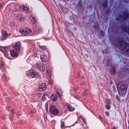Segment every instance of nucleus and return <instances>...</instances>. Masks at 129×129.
<instances>
[{
	"label": "nucleus",
	"mask_w": 129,
	"mask_h": 129,
	"mask_svg": "<svg viewBox=\"0 0 129 129\" xmlns=\"http://www.w3.org/2000/svg\"><path fill=\"white\" fill-rule=\"evenodd\" d=\"M76 98H77V99H78V98H79L78 97H75Z\"/></svg>",
	"instance_id": "603ef678"
},
{
	"label": "nucleus",
	"mask_w": 129,
	"mask_h": 129,
	"mask_svg": "<svg viewBox=\"0 0 129 129\" xmlns=\"http://www.w3.org/2000/svg\"><path fill=\"white\" fill-rule=\"evenodd\" d=\"M3 65H2L1 66H0V67H2L3 66Z\"/></svg>",
	"instance_id": "864d4df0"
},
{
	"label": "nucleus",
	"mask_w": 129,
	"mask_h": 129,
	"mask_svg": "<svg viewBox=\"0 0 129 129\" xmlns=\"http://www.w3.org/2000/svg\"><path fill=\"white\" fill-rule=\"evenodd\" d=\"M85 84H86V83L85 82H83L82 83H81V85H85Z\"/></svg>",
	"instance_id": "a19ab883"
},
{
	"label": "nucleus",
	"mask_w": 129,
	"mask_h": 129,
	"mask_svg": "<svg viewBox=\"0 0 129 129\" xmlns=\"http://www.w3.org/2000/svg\"><path fill=\"white\" fill-rule=\"evenodd\" d=\"M11 108L10 107V106H8L7 107V109L8 110L9 109Z\"/></svg>",
	"instance_id": "79ce46f5"
},
{
	"label": "nucleus",
	"mask_w": 129,
	"mask_h": 129,
	"mask_svg": "<svg viewBox=\"0 0 129 129\" xmlns=\"http://www.w3.org/2000/svg\"><path fill=\"white\" fill-rule=\"evenodd\" d=\"M111 62L110 61H108L107 62V64L108 66H111Z\"/></svg>",
	"instance_id": "7c9ffc66"
},
{
	"label": "nucleus",
	"mask_w": 129,
	"mask_h": 129,
	"mask_svg": "<svg viewBox=\"0 0 129 129\" xmlns=\"http://www.w3.org/2000/svg\"><path fill=\"white\" fill-rule=\"evenodd\" d=\"M86 91L87 90L86 89H85V91L84 92L83 94V95L84 96H85L87 94V93L86 92Z\"/></svg>",
	"instance_id": "f704fd0d"
},
{
	"label": "nucleus",
	"mask_w": 129,
	"mask_h": 129,
	"mask_svg": "<svg viewBox=\"0 0 129 129\" xmlns=\"http://www.w3.org/2000/svg\"><path fill=\"white\" fill-rule=\"evenodd\" d=\"M10 52L11 56L13 57H17L18 55L17 52H15L13 50H11Z\"/></svg>",
	"instance_id": "9b49d317"
},
{
	"label": "nucleus",
	"mask_w": 129,
	"mask_h": 129,
	"mask_svg": "<svg viewBox=\"0 0 129 129\" xmlns=\"http://www.w3.org/2000/svg\"><path fill=\"white\" fill-rule=\"evenodd\" d=\"M59 97H60L62 95V90L60 89H57L56 91Z\"/></svg>",
	"instance_id": "4468645a"
},
{
	"label": "nucleus",
	"mask_w": 129,
	"mask_h": 129,
	"mask_svg": "<svg viewBox=\"0 0 129 129\" xmlns=\"http://www.w3.org/2000/svg\"><path fill=\"white\" fill-rule=\"evenodd\" d=\"M113 129H116V128H115L114 127H113Z\"/></svg>",
	"instance_id": "3c124183"
},
{
	"label": "nucleus",
	"mask_w": 129,
	"mask_h": 129,
	"mask_svg": "<svg viewBox=\"0 0 129 129\" xmlns=\"http://www.w3.org/2000/svg\"><path fill=\"white\" fill-rule=\"evenodd\" d=\"M79 121H83L84 122V120L83 119H82L81 118H79Z\"/></svg>",
	"instance_id": "4c0bfd02"
},
{
	"label": "nucleus",
	"mask_w": 129,
	"mask_h": 129,
	"mask_svg": "<svg viewBox=\"0 0 129 129\" xmlns=\"http://www.w3.org/2000/svg\"><path fill=\"white\" fill-rule=\"evenodd\" d=\"M27 75L30 78H35L37 77L38 74L35 71H28L27 72Z\"/></svg>",
	"instance_id": "39448f33"
},
{
	"label": "nucleus",
	"mask_w": 129,
	"mask_h": 129,
	"mask_svg": "<svg viewBox=\"0 0 129 129\" xmlns=\"http://www.w3.org/2000/svg\"><path fill=\"white\" fill-rule=\"evenodd\" d=\"M22 10L23 11H25V12L26 13H28L30 12V11L29 9H22Z\"/></svg>",
	"instance_id": "412c9836"
},
{
	"label": "nucleus",
	"mask_w": 129,
	"mask_h": 129,
	"mask_svg": "<svg viewBox=\"0 0 129 129\" xmlns=\"http://www.w3.org/2000/svg\"><path fill=\"white\" fill-rule=\"evenodd\" d=\"M42 100L44 101H45L46 100V99L45 97V94H44L43 95L42 97Z\"/></svg>",
	"instance_id": "c756f323"
},
{
	"label": "nucleus",
	"mask_w": 129,
	"mask_h": 129,
	"mask_svg": "<svg viewBox=\"0 0 129 129\" xmlns=\"http://www.w3.org/2000/svg\"><path fill=\"white\" fill-rule=\"evenodd\" d=\"M2 36L0 37V40H3L6 39V37L8 36V34L6 31L4 30H3L2 31Z\"/></svg>",
	"instance_id": "0eeeda50"
},
{
	"label": "nucleus",
	"mask_w": 129,
	"mask_h": 129,
	"mask_svg": "<svg viewBox=\"0 0 129 129\" xmlns=\"http://www.w3.org/2000/svg\"><path fill=\"white\" fill-rule=\"evenodd\" d=\"M105 114L107 116H108L109 115V113L108 112H106Z\"/></svg>",
	"instance_id": "a18cd8bd"
},
{
	"label": "nucleus",
	"mask_w": 129,
	"mask_h": 129,
	"mask_svg": "<svg viewBox=\"0 0 129 129\" xmlns=\"http://www.w3.org/2000/svg\"><path fill=\"white\" fill-rule=\"evenodd\" d=\"M94 27L95 30H96L97 29H98V24L97 23H95L94 24Z\"/></svg>",
	"instance_id": "4be33fe9"
},
{
	"label": "nucleus",
	"mask_w": 129,
	"mask_h": 129,
	"mask_svg": "<svg viewBox=\"0 0 129 129\" xmlns=\"http://www.w3.org/2000/svg\"><path fill=\"white\" fill-rule=\"evenodd\" d=\"M40 48L44 50L46 49V47L45 46H39Z\"/></svg>",
	"instance_id": "a878e982"
},
{
	"label": "nucleus",
	"mask_w": 129,
	"mask_h": 129,
	"mask_svg": "<svg viewBox=\"0 0 129 129\" xmlns=\"http://www.w3.org/2000/svg\"><path fill=\"white\" fill-rule=\"evenodd\" d=\"M106 108L108 109H109L110 108V107L109 105H105Z\"/></svg>",
	"instance_id": "72a5a7b5"
},
{
	"label": "nucleus",
	"mask_w": 129,
	"mask_h": 129,
	"mask_svg": "<svg viewBox=\"0 0 129 129\" xmlns=\"http://www.w3.org/2000/svg\"><path fill=\"white\" fill-rule=\"evenodd\" d=\"M53 83V81L52 80H51V79L49 80V83L50 84V85H52V84Z\"/></svg>",
	"instance_id": "2f4dec72"
},
{
	"label": "nucleus",
	"mask_w": 129,
	"mask_h": 129,
	"mask_svg": "<svg viewBox=\"0 0 129 129\" xmlns=\"http://www.w3.org/2000/svg\"><path fill=\"white\" fill-rule=\"evenodd\" d=\"M49 111L51 114L54 115H57L59 112L58 110L54 106H51L50 108Z\"/></svg>",
	"instance_id": "7ed1b4c3"
},
{
	"label": "nucleus",
	"mask_w": 129,
	"mask_h": 129,
	"mask_svg": "<svg viewBox=\"0 0 129 129\" xmlns=\"http://www.w3.org/2000/svg\"><path fill=\"white\" fill-rule=\"evenodd\" d=\"M15 23L14 22H12L10 24V26L11 27L12 29H13L15 27Z\"/></svg>",
	"instance_id": "aec40b11"
},
{
	"label": "nucleus",
	"mask_w": 129,
	"mask_h": 129,
	"mask_svg": "<svg viewBox=\"0 0 129 129\" xmlns=\"http://www.w3.org/2000/svg\"><path fill=\"white\" fill-rule=\"evenodd\" d=\"M126 31L128 33V34L129 35V31H127V30H126Z\"/></svg>",
	"instance_id": "09e8293b"
},
{
	"label": "nucleus",
	"mask_w": 129,
	"mask_h": 129,
	"mask_svg": "<svg viewBox=\"0 0 129 129\" xmlns=\"http://www.w3.org/2000/svg\"><path fill=\"white\" fill-rule=\"evenodd\" d=\"M38 33L39 34H41L43 32V30L41 28H39L38 29Z\"/></svg>",
	"instance_id": "5701e85b"
},
{
	"label": "nucleus",
	"mask_w": 129,
	"mask_h": 129,
	"mask_svg": "<svg viewBox=\"0 0 129 129\" xmlns=\"http://www.w3.org/2000/svg\"><path fill=\"white\" fill-rule=\"evenodd\" d=\"M3 79L4 81H6V77L5 75H4L3 77Z\"/></svg>",
	"instance_id": "c9c22d12"
},
{
	"label": "nucleus",
	"mask_w": 129,
	"mask_h": 129,
	"mask_svg": "<svg viewBox=\"0 0 129 129\" xmlns=\"http://www.w3.org/2000/svg\"><path fill=\"white\" fill-rule=\"evenodd\" d=\"M29 18L32 23L34 24L35 23L37 20V19L34 16L31 15L30 16Z\"/></svg>",
	"instance_id": "ddd939ff"
},
{
	"label": "nucleus",
	"mask_w": 129,
	"mask_h": 129,
	"mask_svg": "<svg viewBox=\"0 0 129 129\" xmlns=\"http://www.w3.org/2000/svg\"><path fill=\"white\" fill-rule=\"evenodd\" d=\"M115 43L119 49L123 52L129 51V44L126 43L122 38L118 37L116 38Z\"/></svg>",
	"instance_id": "f257e3e1"
},
{
	"label": "nucleus",
	"mask_w": 129,
	"mask_h": 129,
	"mask_svg": "<svg viewBox=\"0 0 129 129\" xmlns=\"http://www.w3.org/2000/svg\"><path fill=\"white\" fill-rule=\"evenodd\" d=\"M21 114V113H19V114L18 113L17 114V115H20Z\"/></svg>",
	"instance_id": "8fccbe9b"
},
{
	"label": "nucleus",
	"mask_w": 129,
	"mask_h": 129,
	"mask_svg": "<svg viewBox=\"0 0 129 129\" xmlns=\"http://www.w3.org/2000/svg\"><path fill=\"white\" fill-rule=\"evenodd\" d=\"M27 8V7L26 6H25L23 5H22L21 7H20V8Z\"/></svg>",
	"instance_id": "473e14b6"
},
{
	"label": "nucleus",
	"mask_w": 129,
	"mask_h": 129,
	"mask_svg": "<svg viewBox=\"0 0 129 129\" xmlns=\"http://www.w3.org/2000/svg\"><path fill=\"white\" fill-rule=\"evenodd\" d=\"M41 95V94L40 93H38L37 95V96H38V97H39L40 96V95Z\"/></svg>",
	"instance_id": "ea45409f"
},
{
	"label": "nucleus",
	"mask_w": 129,
	"mask_h": 129,
	"mask_svg": "<svg viewBox=\"0 0 129 129\" xmlns=\"http://www.w3.org/2000/svg\"><path fill=\"white\" fill-rule=\"evenodd\" d=\"M36 112V110L35 109H33L31 110L30 112V114H32L33 113H35Z\"/></svg>",
	"instance_id": "bb28decb"
},
{
	"label": "nucleus",
	"mask_w": 129,
	"mask_h": 129,
	"mask_svg": "<svg viewBox=\"0 0 129 129\" xmlns=\"http://www.w3.org/2000/svg\"><path fill=\"white\" fill-rule=\"evenodd\" d=\"M129 16V14L127 13H126L125 15L124 19H127Z\"/></svg>",
	"instance_id": "cd10ccee"
},
{
	"label": "nucleus",
	"mask_w": 129,
	"mask_h": 129,
	"mask_svg": "<svg viewBox=\"0 0 129 129\" xmlns=\"http://www.w3.org/2000/svg\"><path fill=\"white\" fill-rule=\"evenodd\" d=\"M51 98L52 101H55L57 99V97L56 94H52L51 96Z\"/></svg>",
	"instance_id": "2eb2a0df"
},
{
	"label": "nucleus",
	"mask_w": 129,
	"mask_h": 129,
	"mask_svg": "<svg viewBox=\"0 0 129 129\" xmlns=\"http://www.w3.org/2000/svg\"><path fill=\"white\" fill-rule=\"evenodd\" d=\"M67 108L68 110L70 111H73L74 109V108H73L71 106L70 104H68L67 105Z\"/></svg>",
	"instance_id": "dca6fc26"
},
{
	"label": "nucleus",
	"mask_w": 129,
	"mask_h": 129,
	"mask_svg": "<svg viewBox=\"0 0 129 129\" xmlns=\"http://www.w3.org/2000/svg\"><path fill=\"white\" fill-rule=\"evenodd\" d=\"M25 17L23 16L22 14H19L17 16V19L18 20L20 21L24 20Z\"/></svg>",
	"instance_id": "1a4fd4ad"
},
{
	"label": "nucleus",
	"mask_w": 129,
	"mask_h": 129,
	"mask_svg": "<svg viewBox=\"0 0 129 129\" xmlns=\"http://www.w3.org/2000/svg\"><path fill=\"white\" fill-rule=\"evenodd\" d=\"M47 104H45V106H46L45 107H46V109H47V107H46V106H47Z\"/></svg>",
	"instance_id": "de8ad7c7"
},
{
	"label": "nucleus",
	"mask_w": 129,
	"mask_h": 129,
	"mask_svg": "<svg viewBox=\"0 0 129 129\" xmlns=\"http://www.w3.org/2000/svg\"><path fill=\"white\" fill-rule=\"evenodd\" d=\"M64 126V122L63 121H61V127L62 128Z\"/></svg>",
	"instance_id": "c85d7f7f"
},
{
	"label": "nucleus",
	"mask_w": 129,
	"mask_h": 129,
	"mask_svg": "<svg viewBox=\"0 0 129 129\" xmlns=\"http://www.w3.org/2000/svg\"><path fill=\"white\" fill-rule=\"evenodd\" d=\"M115 67H112L110 69L111 73L113 75H114L116 73L115 70Z\"/></svg>",
	"instance_id": "f3484780"
},
{
	"label": "nucleus",
	"mask_w": 129,
	"mask_h": 129,
	"mask_svg": "<svg viewBox=\"0 0 129 129\" xmlns=\"http://www.w3.org/2000/svg\"><path fill=\"white\" fill-rule=\"evenodd\" d=\"M7 93H5L4 94V96L7 95Z\"/></svg>",
	"instance_id": "49530a36"
},
{
	"label": "nucleus",
	"mask_w": 129,
	"mask_h": 129,
	"mask_svg": "<svg viewBox=\"0 0 129 129\" xmlns=\"http://www.w3.org/2000/svg\"><path fill=\"white\" fill-rule=\"evenodd\" d=\"M118 90H120L122 94H124L126 92V87L125 85L121 82H120L118 86Z\"/></svg>",
	"instance_id": "f03ea898"
},
{
	"label": "nucleus",
	"mask_w": 129,
	"mask_h": 129,
	"mask_svg": "<svg viewBox=\"0 0 129 129\" xmlns=\"http://www.w3.org/2000/svg\"><path fill=\"white\" fill-rule=\"evenodd\" d=\"M47 77L48 79H50L51 77V74L49 70H47Z\"/></svg>",
	"instance_id": "6ab92c4d"
},
{
	"label": "nucleus",
	"mask_w": 129,
	"mask_h": 129,
	"mask_svg": "<svg viewBox=\"0 0 129 129\" xmlns=\"http://www.w3.org/2000/svg\"><path fill=\"white\" fill-rule=\"evenodd\" d=\"M15 110L13 109L12 110V111L11 112V116H10V117L9 118L10 119H12L13 118V115L15 114Z\"/></svg>",
	"instance_id": "a211bd4d"
},
{
	"label": "nucleus",
	"mask_w": 129,
	"mask_h": 129,
	"mask_svg": "<svg viewBox=\"0 0 129 129\" xmlns=\"http://www.w3.org/2000/svg\"><path fill=\"white\" fill-rule=\"evenodd\" d=\"M37 68L41 71L44 72L45 70V68L44 65L41 64H38L36 65Z\"/></svg>",
	"instance_id": "423d86ee"
},
{
	"label": "nucleus",
	"mask_w": 129,
	"mask_h": 129,
	"mask_svg": "<svg viewBox=\"0 0 129 129\" xmlns=\"http://www.w3.org/2000/svg\"><path fill=\"white\" fill-rule=\"evenodd\" d=\"M4 3H1V5H0V7H1V8H3L4 7L3 6V5H4Z\"/></svg>",
	"instance_id": "e433bc0d"
},
{
	"label": "nucleus",
	"mask_w": 129,
	"mask_h": 129,
	"mask_svg": "<svg viewBox=\"0 0 129 129\" xmlns=\"http://www.w3.org/2000/svg\"><path fill=\"white\" fill-rule=\"evenodd\" d=\"M19 32L22 34L25 35L30 33L31 30L28 28H25L23 29H21Z\"/></svg>",
	"instance_id": "20e7f679"
},
{
	"label": "nucleus",
	"mask_w": 129,
	"mask_h": 129,
	"mask_svg": "<svg viewBox=\"0 0 129 129\" xmlns=\"http://www.w3.org/2000/svg\"><path fill=\"white\" fill-rule=\"evenodd\" d=\"M105 8H106L107 7V2H105Z\"/></svg>",
	"instance_id": "58836bf2"
},
{
	"label": "nucleus",
	"mask_w": 129,
	"mask_h": 129,
	"mask_svg": "<svg viewBox=\"0 0 129 129\" xmlns=\"http://www.w3.org/2000/svg\"><path fill=\"white\" fill-rule=\"evenodd\" d=\"M5 118V115H4L2 117V119H4Z\"/></svg>",
	"instance_id": "c03bdc74"
},
{
	"label": "nucleus",
	"mask_w": 129,
	"mask_h": 129,
	"mask_svg": "<svg viewBox=\"0 0 129 129\" xmlns=\"http://www.w3.org/2000/svg\"><path fill=\"white\" fill-rule=\"evenodd\" d=\"M21 44V43L19 42H17L14 46V48L16 50H18L20 48Z\"/></svg>",
	"instance_id": "9d476101"
},
{
	"label": "nucleus",
	"mask_w": 129,
	"mask_h": 129,
	"mask_svg": "<svg viewBox=\"0 0 129 129\" xmlns=\"http://www.w3.org/2000/svg\"><path fill=\"white\" fill-rule=\"evenodd\" d=\"M46 88V86L45 83H43L39 86V91H41L45 90Z\"/></svg>",
	"instance_id": "6e6552de"
},
{
	"label": "nucleus",
	"mask_w": 129,
	"mask_h": 129,
	"mask_svg": "<svg viewBox=\"0 0 129 129\" xmlns=\"http://www.w3.org/2000/svg\"><path fill=\"white\" fill-rule=\"evenodd\" d=\"M101 34L102 35H103L104 34V33L103 31L101 30Z\"/></svg>",
	"instance_id": "37998d69"
},
{
	"label": "nucleus",
	"mask_w": 129,
	"mask_h": 129,
	"mask_svg": "<svg viewBox=\"0 0 129 129\" xmlns=\"http://www.w3.org/2000/svg\"><path fill=\"white\" fill-rule=\"evenodd\" d=\"M0 50L4 53L5 51V48L4 47L0 46Z\"/></svg>",
	"instance_id": "b1692460"
},
{
	"label": "nucleus",
	"mask_w": 129,
	"mask_h": 129,
	"mask_svg": "<svg viewBox=\"0 0 129 129\" xmlns=\"http://www.w3.org/2000/svg\"><path fill=\"white\" fill-rule=\"evenodd\" d=\"M105 103L108 104H110L111 103V101L110 100H107L105 101Z\"/></svg>",
	"instance_id": "393cba45"
},
{
	"label": "nucleus",
	"mask_w": 129,
	"mask_h": 129,
	"mask_svg": "<svg viewBox=\"0 0 129 129\" xmlns=\"http://www.w3.org/2000/svg\"><path fill=\"white\" fill-rule=\"evenodd\" d=\"M40 57L41 60L43 62H46L48 60V58L45 55H41Z\"/></svg>",
	"instance_id": "f8f14e48"
}]
</instances>
